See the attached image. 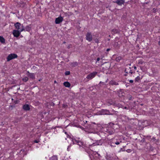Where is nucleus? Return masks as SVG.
Returning <instances> with one entry per match:
<instances>
[{"label":"nucleus","mask_w":160,"mask_h":160,"mask_svg":"<svg viewBox=\"0 0 160 160\" xmlns=\"http://www.w3.org/2000/svg\"><path fill=\"white\" fill-rule=\"evenodd\" d=\"M134 121V120L133 119L132 120H131V124H132V125H135V122H133V121Z\"/></svg>","instance_id":"27"},{"label":"nucleus","mask_w":160,"mask_h":160,"mask_svg":"<svg viewBox=\"0 0 160 160\" xmlns=\"http://www.w3.org/2000/svg\"><path fill=\"white\" fill-rule=\"evenodd\" d=\"M100 60V58H97V62H98Z\"/></svg>","instance_id":"34"},{"label":"nucleus","mask_w":160,"mask_h":160,"mask_svg":"<svg viewBox=\"0 0 160 160\" xmlns=\"http://www.w3.org/2000/svg\"><path fill=\"white\" fill-rule=\"evenodd\" d=\"M129 73L132 74V70H131V68H130V71L129 72Z\"/></svg>","instance_id":"33"},{"label":"nucleus","mask_w":160,"mask_h":160,"mask_svg":"<svg viewBox=\"0 0 160 160\" xmlns=\"http://www.w3.org/2000/svg\"><path fill=\"white\" fill-rule=\"evenodd\" d=\"M103 130L106 133H107L109 135L113 134L115 132L114 129L109 126L104 127L103 128Z\"/></svg>","instance_id":"1"},{"label":"nucleus","mask_w":160,"mask_h":160,"mask_svg":"<svg viewBox=\"0 0 160 160\" xmlns=\"http://www.w3.org/2000/svg\"><path fill=\"white\" fill-rule=\"evenodd\" d=\"M63 43H66V42H63Z\"/></svg>","instance_id":"45"},{"label":"nucleus","mask_w":160,"mask_h":160,"mask_svg":"<svg viewBox=\"0 0 160 160\" xmlns=\"http://www.w3.org/2000/svg\"><path fill=\"white\" fill-rule=\"evenodd\" d=\"M22 109L25 111H29L30 108L29 105L25 104L23 106Z\"/></svg>","instance_id":"8"},{"label":"nucleus","mask_w":160,"mask_h":160,"mask_svg":"<svg viewBox=\"0 0 160 160\" xmlns=\"http://www.w3.org/2000/svg\"><path fill=\"white\" fill-rule=\"evenodd\" d=\"M70 65L72 67H75L78 65V63L76 62H71L70 63Z\"/></svg>","instance_id":"15"},{"label":"nucleus","mask_w":160,"mask_h":160,"mask_svg":"<svg viewBox=\"0 0 160 160\" xmlns=\"http://www.w3.org/2000/svg\"><path fill=\"white\" fill-rule=\"evenodd\" d=\"M110 48H108L106 50V51L107 52H108L110 50Z\"/></svg>","instance_id":"38"},{"label":"nucleus","mask_w":160,"mask_h":160,"mask_svg":"<svg viewBox=\"0 0 160 160\" xmlns=\"http://www.w3.org/2000/svg\"><path fill=\"white\" fill-rule=\"evenodd\" d=\"M68 107V106L66 104H63L62 105V107L63 108H66Z\"/></svg>","instance_id":"28"},{"label":"nucleus","mask_w":160,"mask_h":160,"mask_svg":"<svg viewBox=\"0 0 160 160\" xmlns=\"http://www.w3.org/2000/svg\"><path fill=\"white\" fill-rule=\"evenodd\" d=\"M15 27V28L17 29L18 30H19L20 29H21L22 27L20 28L21 24L20 23L17 22L14 24Z\"/></svg>","instance_id":"11"},{"label":"nucleus","mask_w":160,"mask_h":160,"mask_svg":"<svg viewBox=\"0 0 160 160\" xmlns=\"http://www.w3.org/2000/svg\"><path fill=\"white\" fill-rule=\"evenodd\" d=\"M40 141L38 140H35L34 141V142L36 143H38Z\"/></svg>","instance_id":"30"},{"label":"nucleus","mask_w":160,"mask_h":160,"mask_svg":"<svg viewBox=\"0 0 160 160\" xmlns=\"http://www.w3.org/2000/svg\"><path fill=\"white\" fill-rule=\"evenodd\" d=\"M140 77L138 76L135 78V81L139 82V81H140Z\"/></svg>","instance_id":"23"},{"label":"nucleus","mask_w":160,"mask_h":160,"mask_svg":"<svg viewBox=\"0 0 160 160\" xmlns=\"http://www.w3.org/2000/svg\"><path fill=\"white\" fill-rule=\"evenodd\" d=\"M54 83H57V81H54Z\"/></svg>","instance_id":"40"},{"label":"nucleus","mask_w":160,"mask_h":160,"mask_svg":"<svg viewBox=\"0 0 160 160\" xmlns=\"http://www.w3.org/2000/svg\"><path fill=\"white\" fill-rule=\"evenodd\" d=\"M50 160H58V157L56 156H53L51 158Z\"/></svg>","instance_id":"19"},{"label":"nucleus","mask_w":160,"mask_h":160,"mask_svg":"<svg viewBox=\"0 0 160 160\" xmlns=\"http://www.w3.org/2000/svg\"><path fill=\"white\" fill-rule=\"evenodd\" d=\"M121 141L119 142L117 139L113 138L111 139L110 142V145L112 147H115V145L114 144L118 145L120 144V142Z\"/></svg>","instance_id":"3"},{"label":"nucleus","mask_w":160,"mask_h":160,"mask_svg":"<svg viewBox=\"0 0 160 160\" xmlns=\"http://www.w3.org/2000/svg\"><path fill=\"white\" fill-rule=\"evenodd\" d=\"M119 5L121 6L125 2V0H117L115 2Z\"/></svg>","instance_id":"9"},{"label":"nucleus","mask_w":160,"mask_h":160,"mask_svg":"<svg viewBox=\"0 0 160 160\" xmlns=\"http://www.w3.org/2000/svg\"><path fill=\"white\" fill-rule=\"evenodd\" d=\"M0 41L2 43L5 42V39L2 37L1 36H0Z\"/></svg>","instance_id":"18"},{"label":"nucleus","mask_w":160,"mask_h":160,"mask_svg":"<svg viewBox=\"0 0 160 160\" xmlns=\"http://www.w3.org/2000/svg\"><path fill=\"white\" fill-rule=\"evenodd\" d=\"M28 76L31 79H33L35 78V75L34 73H30L29 71L28 72Z\"/></svg>","instance_id":"12"},{"label":"nucleus","mask_w":160,"mask_h":160,"mask_svg":"<svg viewBox=\"0 0 160 160\" xmlns=\"http://www.w3.org/2000/svg\"><path fill=\"white\" fill-rule=\"evenodd\" d=\"M31 30V27L29 26L28 25L24 28V30H26L28 32H29Z\"/></svg>","instance_id":"16"},{"label":"nucleus","mask_w":160,"mask_h":160,"mask_svg":"<svg viewBox=\"0 0 160 160\" xmlns=\"http://www.w3.org/2000/svg\"><path fill=\"white\" fill-rule=\"evenodd\" d=\"M130 68H126L125 70V72L126 73L125 74V76H127V74L129 73V72L130 71Z\"/></svg>","instance_id":"17"},{"label":"nucleus","mask_w":160,"mask_h":160,"mask_svg":"<svg viewBox=\"0 0 160 160\" xmlns=\"http://www.w3.org/2000/svg\"><path fill=\"white\" fill-rule=\"evenodd\" d=\"M129 82L130 83H132L133 82V81L132 80H129Z\"/></svg>","instance_id":"35"},{"label":"nucleus","mask_w":160,"mask_h":160,"mask_svg":"<svg viewBox=\"0 0 160 160\" xmlns=\"http://www.w3.org/2000/svg\"><path fill=\"white\" fill-rule=\"evenodd\" d=\"M122 57H119L116 58V60L117 61H119L121 59Z\"/></svg>","instance_id":"26"},{"label":"nucleus","mask_w":160,"mask_h":160,"mask_svg":"<svg viewBox=\"0 0 160 160\" xmlns=\"http://www.w3.org/2000/svg\"><path fill=\"white\" fill-rule=\"evenodd\" d=\"M28 78L27 77H25L22 79V81L25 82H26L27 81H28Z\"/></svg>","instance_id":"21"},{"label":"nucleus","mask_w":160,"mask_h":160,"mask_svg":"<svg viewBox=\"0 0 160 160\" xmlns=\"http://www.w3.org/2000/svg\"><path fill=\"white\" fill-rule=\"evenodd\" d=\"M18 57L17 54L15 53H11L9 54L7 58V61L9 62L11 60L17 58Z\"/></svg>","instance_id":"4"},{"label":"nucleus","mask_w":160,"mask_h":160,"mask_svg":"<svg viewBox=\"0 0 160 160\" xmlns=\"http://www.w3.org/2000/svg\"><path fill=\"white\" fill-rule=\"evenodd\" d=\"M99 144H97L96 143H93L92 144H89V146L90 147V148H91L93 146H95L96 145H98Z\"/></svg>","instance_id":"22"},{"label":"nucleus","mask_w":160,"mask_h":160,"mask_svg":"<svg viewBox=\"0 0 160 160\" xmlns=\"http://www.w3.org/2000/svg\"><path fill=\"white\" fill-rule=\"evenodd\" d=\"M158 44H159V45H160V41H159V42Z\"/></svg>","instance_id":"44"},{"label":"nucleus","mask_w":160,"mask_h":160,"mask_svg":"<svg viewBox=\"0 0 160 160\" xmlns=\"http://www.w3.org/2000/svg\"><path fill=\"white\" fill-rule=\"evenodd\" d=\"M125 108H126V107H125Z\"/></svg>","instance_id":"47"},{"label":"nucleus","mask_w":160,"mask_h":160,"mask_svg":"<svg viewBox=\"0 0 160 160\" xmlns=\"http://www.w3.org/2000/svg\"><path fill=\"white\" fill-rule=\"evenodd\" d=\"M131 98H132V97H131L129 98V100H130V99H131Z\"/></svg>","instance_id":"42"},{"label":"nucleus","mask_w":160,"mask_h":160,"mask_svg":"<svg viewBox=\"0 0 160 160\" xmlns=\"http://www.w3.org/2000/svg\"><path fill=\"white\" fill-rule=\"evenodd\" d=\"M118 46V43L117 42H115L114 44V46L116 48H117Z\"/></svg>","instance_id":"25"},{"label":"nucleus","mask_w":160,"mask_h":160,"mask_svg":"<svg viewBox=\"0 0 160 160\" xmlns=\"http://www.w3.org/2000/svg\"><path fill=\"white\" fill-rule=\"evenodd\" d=\"M86 39L88 42H91L92 39V36L91 32H88L86 34Z\"/></svg>","instance_id":"6"},{"label":"nucleus","mask_w":160,"mask_h":160,"mask_svg":"<svg viewBox=\"0 0 160 160\" xmlns=\"http://www.w3.org/2000/svg\"><path fill=\"white\" fill-rule=\"evenodd\" d=\"M65 134H68L67 132H65Z\"/></svg>","instance_id":"43"},{"label":"nucleus","mask_w":160,"mask_h":160,"mask_svg":"<svg viewBox=\"0 0 160 160\" xmlns=\"http://www.w3.org/2000/svg\"><path fill=\"white\" fill-rule=\"evenodd\" d=\"M98 72H94L90 73L87 75L86 78L88 79L91 80L94 78L97 74Z\"/></svg>","instance_id":"5"},{"label":"nucleus","mask_w":160,"mask_h":160,"mask_svg":"<svg viewBox=\"0 0 160 160\" xmlns=\"http://www.w3.org/2000/svg\"><path fill=\"white\" fill-rule=\"evenodd\" d=\"M71 46H72V45H71V44H70L68 46V47H67V48H68V49H69V48H70L71 47Z\"/></svg>","instance_id":"32"},{"label":"nucleus","mask_w":160,"mask_h":160,"mask_svg":"<svg viewBox=\"0 0 160 160\" xmlns=\"http://www.w3.org/2000/svg\"><path fill=\"white\" fill-rule=\"evenodd\" d=\"M24 31V26L22 25L21 29H20L19 30H13L12 31V34L14 37L18 38L19 36L20 32Z\"/></svg>","instance_id":"2"},{"label":"nucleus","mask_w":160,"mask_h":160,"mask_svg":"<svg viewBox=\"0 0 160 160\" xmlns=\"http://www.w3.org/2000/svg\"><path fill=\"white\" fill-rule=\"evenodd\" d=\"M103 112L105 113H107L108 112H109V111L107 110H103Z\"/></svg>","instance_id":"29"},{"label":"nucleus","mask_w":160,"mask_h":160,"mask_svg":"<svg viewBox=\"0 0 160 160\" xmlns=\"http://www.w3.org/2000/svg\"><path fill=\"white\" fill-rule=\"evenodd\" d=\"M85 151L89 153V149H88L87 150H85Z\"/></svg>","instance_id":"37"},{"label":"nucleus","mask_w":160,"mask_h":160,"mask_svg":"<svg viewBox=\"0 0 160 160\" xmlns=\"http://www.w3.org/2000/svg\"><path fill=\"white\" fill-rule=\"evenodd\" d=\"M155 140V138H153L151 140H152V141H154Z\"/></svg>","instance_id":"36"},{"label":"nucleus","mask_w":160,"mask_h":160,"mask_svg":"<svg viewBox=\"0 0 160 160\" xmlns=\"http://www.w3.org/2000/svg\"><path fill=\"white\" fill-rule=\"evenodd\" d=\"M63 85L66 87L69 88L71 85L70 83L68 82H65L63 83Z\"/></svg>","instance_id":"14"},{"label":"nucleus","mask_w":160,"mask_h":160,"mask_svg":"<svg viewBox=\"0 0 160 160\" xmlns=\"http://www.w3.org/2000/svg\"><path fill=\"white\" fill-rule=\"evenodd\" d=\"M67 150L68 151H69V147H68V148H67Z\"/></svg>","instance_id":"41"},{"label":"nucleus","mask_w":160,"mask_h":160,"mask_svg":"<svg viewBox=\"0 0 160 160\" xmlns=\"http://www.w3.org/2000/svg\"><path fill=\"white\" fill-rule=\"evenodd\" d=\"M70 74V71H66L65 72V74L66 76L69 75Z\"/></svg>","instance_id":"24"},{"label":"nucleus","mask_w":160,"mask_h":160,"mask_svg":"<svg viewBox=\"0 0 160 160\" xmlns=\"http://www.w3.org/2000/svg\"><path fill=\"white\" fill-rule=\"evenodd\" d=\"M133 68L135 70H136L137 69V68L136 66H134Z\"/></svg>","instance_id":"39"},{"label":"nucleus","mask_w":160,"mask_h":160,"mask_svg":"<svg viewBox=\"0 0 160 160\" xmlns=\"http://www.w3.org/2000/svg\"><path fill=\"white\" fill-rule=\"evenodd\" d=\"M72 142L74 144H78L80 146H81L82 145V142H81L79 141L78 140H76L75 139H72Z\"/></svg>","instance_id":"10"},{"label":"nucleus","mask_w":160,"mask_h":160,"mask_svg":"<svg viewBox=\"0 0 160 160\" xmlns=\"http://www.w3.org/2000/svg\"><path fill=\"white\" fill-rule=\"evenodd\" d=\"M127 151L128 152H131L132 150L131 149H128V150H127Z\"/></svg>","instance_id":"31"},{"label":"nucleus","mask_w":160,"mask_h":160,"mask_svg":"<svg viewBox=\"0 0 160 160\" xmlns=\"http://www.w3.org/2000/svg\"><path fill=\"white\" fill-rule=\"evenodd\" d=\"M109 84L112 85H118V83L114 80H112L109 82Z\"/></svg>","instance_id":"13"},{"label":"nucleus","mask_w":160,"mask_h":160,"mask_svg":"<svg viewBox=\"0 0 160 160\" xmlns=\"http://www.w3.org/2000/svg\"><path fill=\"white\" fill-rule=\"evenodd\" d=\"M112 32L113 34L117 33L118 32V31L116 29H114L112 30Z\"/></svg>","instance_id":"20"},{"label":"nucleus","mask_w":160,"mask_h":160,"mask_svg":"<svg viewBox=\"0 0 160 160\" xmlns=\"http://www.w3.org/2000/svg\"><path fill=\"white\" fill-rule=\"evenodd\" d=\"M63 17L60 16L56 18L55 21V23L57 24H59L63 21Z\"/></svg>","instance_id":"7"},{"label":"nucleus","mask_w":160,"mask_h":160,"mask_svg":"<svg viewBox=\"0 0 160 160\" xmlns=\"http://www.w3.org/2000/svg\"><path fill=\"white\" fill-rule=\"evenodd\" d=\"M15 104H16V103H17V102H15Z\"/></svg>","instance_id":"46"}]
</instances>
